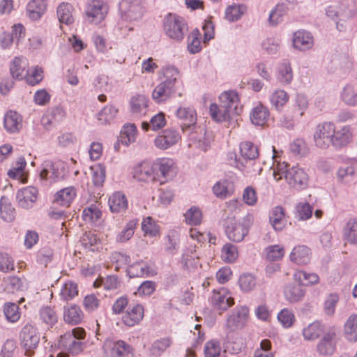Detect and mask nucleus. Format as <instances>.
<instances>
[{
    "mask_svg": "<svg viewBox=\"0 0 357 357\" xmlns=\"http://www.w3.org/2000/svg\"><path fill=\"white\" fill-rule=\"evenodd\" d=\"M156 181L164 183L172 180L176 174L175 163L172 159L158 158L153 162Z\"/></svg>",
    "mask_w": 357,
    "mask_h": 357,
    "instance_id": "6",
    "label": "nucleus"
},
{
    "mask_svg": "<svg viewBox=\"0 0 357 357\" xmlns=\"http://www.w3.org/2000/svg\"><path fill=\"white\" fill-rule=\"evenodd\" d=\"M76 197L74 187H67L59 190L54 197V202L61 206L68 207Z\"/></svg>",
    "mask_w": 357,
    "mask_h": 357,
    "instance_id": "26",
    "label": "nucleus"
},
{
    "mask_svg": "<svg viewBox=\"0 0 357 357\" xmlns=\"http://www.w3.org/2000/svg\"><path fill=\"white\" fill-rule=\"evenodd\" d=\"M284 294L289 302L294 303L302 300L305 290L300 284H288L284 288Z\"/></svg>",
    "mask_w": 357,
    "mask_h": 357,
    "instance_id": "29",
    "label": "nucleus"
},
{
    "mask_svg": "<svg viewBox=\"0 0 357 357\" xmlns=\"http://www.w3.org/2000/svg\"><path fill=\"white\" fill-rule=\"evenodd\" d=\"M273 175L277 182L284 177L291 187L298 190L305 188L308 185V174L298 166L290 167L287 163H278L273 169Z\"/></svg>",
    "mask_w": 357,
    "mask_h": 357,
    "instance_id": "3",
    "label": "nucleus"
},
{
    "mask_svg": "<svg viewBox=\"0 0 357 357\" xmlns=\"http://www.w3.org/2000/svg\"><path fill=\"white\" fill-rule=\"evenodd\" d=\"M288 10L287 6L285 3H278L274 9L269 14L268 23L271 26H277L280 24Z\"/></svg>",
    "mask_w": 357,
    "mask_h": 357,
    "instance_id": "38",
    "label": "nucleus"
},
{
    "mask_svg": "<svg viewBox=\"0 0 357 357\" xmlns=\"http://www.w3.org/2000/svg\"><path fill=\"white\" fill-rule=\"evenodd\" d=\"M102 216V211L96 204H91L84 209L82 213L83 220L86 222H96Z\"/></svg>",
    "mask_w": 357,
    "mask_h": 357,
    "instance_id": "48",
    "label": "nucleus"
},
{
    "mask_svg": "<svg viewBox=\"0 0 357 357\" xmlns=\"http://www.w3.org/2000/svg\"><path fill=\"white\" fill-rule=\"evenodd\" d=\"M176 116L181 122L183 132H188L197 124V115L195 109L192 107H180L176 112Z\"/></svg>",
    "mask_w": 357,
    "mask_h": 357,
    "instance_id": "13",
    "label": "nucleus"
},
{
    "mask_svg": "<svg viewBox=\"0 0 357 357\" xmlns=\"http://www.w3.org/2000/svg\"><path fill=\"white\" fill-rule=\"evenodd\" d=\"M335 135V125L331 122H324L317 126L314 133V141L316 146L326 149L332 142Z\"/></svg>",
    "mask_w": 357,
    "mask_h": 357,
    "instance_id": "8",
    "label": "nucleus"
},
{
    "mask_svg": "<svg viewBox=\"0 0 357 357\" xmlns=\"http://www.w3.org/2000/svg\"><path fill=\"white\" fill-rule=\"evenodd\" d=\"M310 250L306 245H298L295 247L290 254L291 261L299 264H307L310 261Z\"/></svg>",
    "mask_w": 357,
    "mask_h": 357,
    "instance_id": "27",
    "label": "nucleus"
},
{
    "mask_svg": "<svg viewBox=\"0 0 357 357\" xmlns=\"http://www.w3.org/2000/svg\"><path fill=\"white\" fill-rule=\"evenodd\" d=\"M269 100L272 107H275L277 110H281L283 106L289 100V95L282 89L275 90L271 93Z\"/></svg>",
    "mask_w": 357,
    "mask_h": 357,
    "instance_id": "41",
    "label": "nucleus"
},
{
    "mask_svg": "<svg viewBox=\"0 0 357 357\" xmlns=\"http://www.w3.org/2000/svg\"><path fill=\"white\" fill-rule=\"evenodd\" d=\"M47 5L44 0H31L26 6L29 17L33 20H39L45 13Z\"/></svg>",
    "mask_w": 357,
    "mask_h": 357,
    "instance_id": "28",
    "label": "nucleus"
},
{
    "mask_svg": "<svg viewBox=\"0 0 357 357\" xmlns=\"http://www.w3.org/2000/svg\"><path fill=\"white\" fill-rule=\"evenodd\" d=\"M143 317V306L140 304H136L128 307L126 314L122 317V321L125 325L130 327L139 324Z\"/></svg>",
    "mask_w": 357,
    "mask_h": 357,
    "instance_id": "17",
    "label": "nucleus"
},
{
    "mask_svg": "<svg viewBox=\"0 0 357 357\" xmlns=\"http://www.w3.org/2000/svg\"><path fill=\"white\" fill-rule=\"evenodd\" d=\"M209 301L216 310L226 311L234 304V300L227 289L213 290Z\"/></svg>",
    "mask_w": 357,
    "mask_h": 357,
    "instance_id": "10",
    "label": "nucleus"
},
{
    "mask_svg": "<svg viewBox=\"0 0 357 357\" xmlns=\"http://www.w3.org/2000/svg\"><path fill=\"white\" fill-rule=\"evenodd\" d=\"M172 344V340L169 337H165L158 340L153 342L151 346V351L153 355L158 356L162 353L167 348Z\"/></svg>",
    "mask_w": 357,
    "mask_h": 357,
    "instance_id": "63",
    "label": "nucleus"
},
{
    "mask_svg": "<svg viewBox=\"0 0 357 357\" xmlns=\"http://www.w3.org/2000/svg\"><path fill=\"white\" fill-rule=\"evenodd\" d=\"M22 119L17 112L9 111L4 116V128L10 133L17 132L22 126Z\"/></svg>",
    "mask_w": 357,
    "mask_h": 357,
    "instance_id": "25",
    "label": "nucleus"
},
{
    "mask_svg": "<svg viewBox=\"0 0 357 357\" xmlns=\"http://www.w3.org/2000/svg\"><path fill=\"white\" fill-rule=\"evenodd\" d=\"M133 177L139 181H155L156 176L153 170V164L149 165L147 163L140 164L133 169Z\"/></svg>",
    "mask_w": 357,
    "mask_h": 357,
    "instance_id": "22",
    "label": "nucleus"
},
{
    "mask_svg": "<svg viewBox=\"0 0 357 357\" xmlns=\"http://www.w3.org/2000/svg\"><path fill=\"white\" fill-rule=\"evenodd\" d=\"M220 105L211 104L210 113L212 119L218 122L227 121L234 116L240 114L239 98L236 91H229L220 94Z\"/></svg>",
    "mask_w": 357,
    "mask_h": 357,
    "instance_id": "1",
    "label": "nucleus"
},
{
    "mask_svg": "<svg viewBox=\"0 0 357 357\" xmlns=\"http://www.w3.org/2000/svg\"><path fill=\"white\" fill-rule=\"evenodd\" d=\"M137 128L135 124L125 125L121 131V140L123 144H128L135 142Z\"/></svg>",
    "mask_w": 357,
    "mask_h": 357,
    "instance_id": "53",
    "label": "nucleus"
},
{
    "mask_svg": "<svg viewBox=\"0 0 357 357\" xmlns=\"http://www.w3.org/2000/svg\"><path fill=\"white\" fill-rule=\"evenodd\" d=\"M92 181L96 186H102L105 180V169L102 165L91 167Z\"/></svg>",
    "mask_w": 357,
    "mask_h": 357,
    "instance_id": "59",
    "label": "nucleus"
},
{
    "mask_svg": "<svg viewBox=\"0 0 357 357\" xmlns=\"http://www.w3.org/2000/svg\"><path fill=\"white\" fill-rule=\"evenodd\" d=\"M166 124V119L165 117V114L162 112H160L151 117L149 122L144 121L142 123V129L144 130H148L149 128H151L153 130H158L161 129Z\"/></svg>",
    "mask_w": 357,
    "mask_h": 357,
    "instance_id": "43",
    "label": "nucleus"
},
{
    "mask_svg": "<svg viewBox=\"0 0 357 357\" xmlns=\"http://www.w3.org/2000/svg\"><path fill=\"white\" fill-rule=\"evenodd\" d=\"M20 338L27 356H31L40 342V335L36 328L30 324L25 325L20 333Z\"/></svg>",
    "mask_w": 357,
    "mask_h": 357,
    "instance_id": "7",
    "label": "nucleus"
},
{
    "mask_svg": "<svg viewBox=\"0 0 357 357\" xmlns=\"http://www.w3.org/2000/svg\"><path fill=\"white\" fill-rule=\"evenodd\" d=\"M276 78L282 85L289 84L293 79V70L290 61L288 59L281 61L276 71Z\"/></svg>",
    "mask_w": 357,
    "mask_h": 357,
    "instance_id": "21",
    "label": "nucleus"
},
{
    "mask_svg": "<svg viewBox=\"0 0 357 357\" xmlns=\"http://www.w3.org/2000/svg\"><path fill=\"white\" fill-rule=\"evenodd\" d=\"M66 112L61 106L51 108L47 113L43 116L42 123L46 129H50L54 123H59L65 119Z\"/></svg>",
    "mask_w": 357,
    "mask_h": 357,
    "instance_id": "20",
    "label": "nucleus"
},
{
    "mask_svg": "<svg viewBox=\"0 0 357 357\" xmlns=\"http://www.w3.org/2000/svg\"><path fill=\"white\" fill-rule=\"evenodd\" d=\"M40 176L43 180H50L52 182L63 180V167L59 164H54L51 160H46L42 164Z\"/></svg>",
    "mask_w": 357,
    "mask_h": 357,
    "instance_id": "12",
    "label": "nucleus"
},
{
    "mask_svg": "<svg viewBox=\"0 0 357 357\" xmlns=\"http://www.w3.org/2000/svg\"><path fill=\"white\" fill-rule=\"evenodd\" d=\"M343 239L349 244H357V218L347 222L343 228Z\"/></svg>",
    "mask_w": 357,
    "mask_h": 357,
    "instance_id": "31",
    "label": "nucleus"
},
{
    "mask_svg": "<svg viewBox=\"0 0 357 357\" xmlns=\"http://www.w3.org/2000/svg\"><path fill=\"white\" fill-rule=\"evenodd\" d=\"M83 318V313L79 306L73 305L70 307H64L63 319L66 322L72 325L79 324Z\"/></svg>",
    "mask_w": 357,
    "mask_h": 357,
    "instance_id": "36",
    "label": "nucleus"
},
{
    "mask_svg": "<svg viewBox=\"0 0 357 357\" xmlns=\"http://www.w3.org/2000/svg\"><path fill=\"white\" fill-rule=\"evenodd\" d=\"M313 37L310 32L298 30L294 33L293 45L294 48L305 51L310 49L313 46Z\"/></svg>",
    "mask_w": 357,
    "mask_h": 357,
    "instance_id": "19",
    "label": "nucleus"
},
{
    "mask_svg": "<svg viewBox=\"0 0 357 357\" xmlns=\"http://www.w3.org/2000/svg\"><path fill=\"white\" fill-rule=\"evenodd\" d=\"M164 30L171 39L180 42L184 38L188 28L183 17L169 14L165 18Z\"/></svg>",
    "mask_w": 357,
    "mask_h": 357,
    "instance_id": "5",
    "label": "nucleus"
},
{
    "mask_svg": "<svg viewBox=\"0 0 357 357\" xmlns=\"http://www.w3.org/2000/svg\"><path fill=\"white\" fill-rule=\"evenodd\" d=\"M341 100L350 107L357 106V85L349 84L342 89Z\"/></svg>",
    "mask_w": 357,
    "mask_h": 357,
    "instance_id": "33",
    "label": "nucleus"
},
{
    "mask_svg": "<svg viewBox=\"0 0 357 357\" xmlns=\"http://www.w3.org/2000/svg\"><path fill=\"white\" fill-rule=\"evenodd\" d=\"M221 351L220 344L217 340L207 342L204 347L205 357H218Z\"/></svg>",
    "mask_w": 357,
    "mask_h": 357,
    "instance_id": "64",
    "label": "nucleus"
},
{
    "mask_svg": "<svg viewBox=\"0 0 357 357\" xmlns=\"http://www.w3.org/2000/svg\"><path fill=\"white\" fill-rule=\"evenodd\" d=\"M136 225V220L129 221L126 224L125 228L117 235L116 241L118 242L123 243L130 239L134 234Z\"/></svg>",
    "mask_w": 357,
    "mask_h": 357,
    "instance_id": "54",
    "label": "nucleus"
},
{
    "mask_svg": "<svg viewBox=\"0 0 357 357\" xmlns=\"http://www.w3.org/2000/svg\"><path fill=\"white\" fill-rule=\"evenodd\" d=\"M111 354L112 357H133L132 347L123 340L113 343Z\"/></svg>",
    "mask_w": 357,
    "mask_h": 357,
    "instance_id": "34",
    "label": "nucleus"
},
{
    "mask_svg": "<svg viewBox=\"0 0 357 357\" xmlns=\"http://www.w3.org/2000/svg\"><path fill=\"white\" fill-rule=\"evenodd\" d=\"M0 215L6 222H11L15 218V209L8 203V199L2 197L0 200Z\"/></svg>",
    "mask_w": 357,
    "mask_h": 357,
    "instance_id": "49",
    "label": "nucleus"
},
{
    "mask_svg": "<svg viewBox=\"0 0 357 357\" xmlns=\"http://www.w3.org/2000/svg\"><path fill=\"white\" fill-rule=\"evenodd\" d=\"M72 6L69 3H62L57 8V16L59 22L66 24H70L74 19L72 15Z\"/></svg>",
    "mask_w": 357,
    "mask_h": 357,
    "instance_id": "45",
    "label": "nucleus"
},
{
    "mask_svg": "<svg viewBox=\"0 0 357 357\" xmlns=\"http://www.w3.org/2000/svg\"><path fill=\"white\" fill-rule=\"evenodd\" d=\"M107 6L100 0H92L87 4L86 14L94 24L100 23L107 14Z\"/></svg>",
    "mask_w": 357,
    "mask_h": 357,
    "instance_id": "15",
    "label": "nucleus"
},
{
    "mask_svg": "<svg viewBox=\"0 0 357 357\" xmlns=\"http://www.w3.org/2000/svg\"><path fill=\"white\" fill-rule=\"evenodd\" d=\"M344 333L348 340H357V314H352L349 317L344 324Z\"/></svg>",
    "mask_w": 357,
    "mask_h": 357,
    "instance_id": "44",
    "label": "nucleus"
},
{
    "mask_svg": "<svg viewBox=\"0 0 357 357\" xmlns=\"http://www.w3.org/2000/svg\"><path fill=\"white\" fill-rule=\"evenodd\" d=\"M165 80L158 84L152 93L153 99L157 102H164L176 93L178 70L174 66L167 67L164 72Z\"/></svg>",
    "mask_w": 357,
    "mask_h": 357,
    "instance_id": "4",
    "label": "nucleus"
},
{
    "mask_svg": "<svg viewBox=\"0 0 357 357\" xmlns=\"http://www.w3.org/2000/svg\"><path fill=\"white\" fill-rule=\"evenodd\" d=\"M127 273L130 278L142 277L149 273V266L140 261L132 264L127 269Z\"/></svg>",
    "mask_w": 357,
    "mask_h": 357,
    "instance_id": "52",
    "label": "nucleus"
},
{
    "mask_svg": "<svg viewBox=\"0 0 357 357\" xmlns=\"http://www.w3.org/2000/svg\"><path fill=\"white\" fill-rule=\"evenodd\" d=\"M165 240V251L171 255L174 254L178 245V234L174 231H169V234L166 236Z\"/></svg>",
    "mask_w": 357,
    "mask_h": 357,
    "instance_id": "57",
    "label": "nucleus"
},
{
    "mask_svg": "<svg viewBox=\"0 0 357 357\" xmlns=\"http://www.w3.org/2000/svg\"><path fill=\"white\" fill-rule=\"evenodd\" d=\"M38 195V189L33 186H28L19 190L16 194L19 206L26 209L31 208L37 200Z\"/></svg>",
    "mask_w": 357,
    "mask_h": 357,
    "instance_id": "16",
    "label": "nucleus"
},
{
    "mask_svg": "<svg viewBox=\"0 0 357 357\" xmlns=\"http://www.w3.org/2000/svg\"><path fill=\"white\" fill-rule=\"evenodd\" d=\"M295 280L301 285L314 284L319 282V278L316 273H307L304 271H297L294 274Z\"/></svg>",
    "mask_w": 357,
    "mask_h": 357,
    "instance_id": "46",
    "label": "nucleus"
},
{
    "mask_svg": "<svg viewBox=\"0 0 357 357\" xmlns=\"http://www.w3.org/2000/svg\"><path fill=\"white\" fill-rule=\"evenodd\" d=\"M202 49L201 33L198 29H195L188 36L187 50L190 54H195L199 52Z\"/></svg>",
    "mask_w": 357,
    "mask_h": 357,
    "instance_id": "37",
    "label": "nucleus"
},
{
    "mask_svg": "<svg viewBox=\"0 0 357 357\" xmlns=\"http://www.w3.org/2000/svg\"><path fill=\"white\" fill-rule=\"evenodd\" d=\"M240 153L241 155L245 160H255L259 155V151L252 142L245 141L240 144Z\"/></svg>",
    "mask_w": 357,
    "mask_h": 357,
    "instance_id": "42",
    "label": "nucleus"
},
{
    "mask_svg": "<svg viewBox=\"0 0 357 357\" xmlns=\"http://www.w3.org/2000/svg\"><path fill=\"white\" fill-rule=\"evenodd\" d=\"M269 116L268 109L261 103H259L251 110L250 119L252 124L263 126L268 122Z\"/></svg>",
    "mask_w": 357,
    "mask_h": 357,
    "instance_id": "23",
    "label": "nucleus"
},
{
    "mask_svg": "<svg viewBox=\"0 0 357 357\" xmlns=\"http://www.w3.org/2000/svg\"><path fill=\"white\" fill-rule=\"evenodd\" d=\"M181 138V137L176 130L169 128L163 130L155 139L154 143L157 148L165 150L176 144Z\"/></svg>",
    "mask_w": 357,
    "mask_h": 357,
    "instance_id": "14",
    "label": "nucleus"
},
{
    "mask_svg": "<svg viewBox=\"0 0 357 357\" xmlns=\"http://www.w3.org/2000/svg\"><path fill=\"white\" fill-rule=\"evenodd\" d=\"M331 139L332 142L331 144L336 149H339L347 145L350 140L349 130L346 128H343L340 130H335V135H333Z\"/></svg>",
    "mask_w": 357,
    "mask_h": 357,
    "instance_id": "47",
    "label": "nucleus"
},
{
    "mask_svg": "<svg viewBox=\"0 0 357 357\" xmlns=\"http://www.w3.org/2000/svg\"><path fill=\"white\" fill-rule=\"evenodd\" d=\"M324 329V325L321 322L314 321L303 330V335L305 340H314L323 333Z\"/></svg>",
    "mask_w": 357,
    "mask_h": 357,
    "instance_id": "39",
    "label": "nucleus"
},
{
    "mask_svg": "<svg viewBox=\"0 0 357 357\" xmlns=\"http://www.w3.org/2000/svg\"><path fill=\"white\" fill-rule=\"evenodd\" d=\"M78 294V289L76 283L68 282L65 283L60 292L61 298L64 301L73 299Z\"/></svg>",
    "mask_w": 357,
    "mask_h": 357,
    "instance_id": "55",
    "label": "nucleus"
},
{
    "mask_svg": "<svg viewBox=\"0 0 357 357\" xmlns=\"http://www.w3.org/2000/svg\"><path fill=\"white\" fill-rule=\"evenodd\" d=\"M143 15L142 8L137 1L132 2L123 11L122 18L126 21H138Z\"/></svg>",
    "mask_w": 357,
    "mask_h": 357,
    "instance_id": "32",
    "label": "nucleus"
},
{
    "mask_svg": "<svg viewBox=\"0 0 357 357\" xmlns=\"http://www.w3.org/2000/svg\"><path fill=\"white\" fill-rule=\"evenodd\" d=\"M186 134L191 144H194L197 148L206 151L209 146L210 140L206 137V130L204 125L196 124L193 128H190L188 132H183Z\"/></svg>",
    "mask_w": 357,
    "mask_h": 357,
    "instance_id": "11",
    "label": "nucleus"
},
{
    "mask_svg": "<svg viewBox=\"0 0 357 357\" xmlns=\"http://www.w3.org/2000/svg\"><path fill=\"white\" fill-rule=\"evenodd\" d=\"M249 310L246 306L236 307L226 321L225 326L229 332L243 328L248 318Z\"/></svg>",
    "mask_w": 357,
    "mask_h": 357,
    "instance_id": "9",
    "label": "nucleus"
},
{
    "mask_svg": "<svg viewBox=\"0 0 357 357\" xmlns=\"http://www.w3.org/2000/svg\"><path fill=\"white\" fill-rule=\"evenodd\" d=\"M4 314L6 319L10 322H16L20 317L19 307L13 303H8L4 305Z\"/></svg>",
    "mask_w": 357,
    "mask_h": 357,
    "instance_id": "58",
    "label": "nucleus"
},
{
    "mask_svg": "<svg viewBox=\"0 0 357 357\" xmlns=\"http://www.w3.org/2000/svg\"><path fill=\"white\" fill-rule=\"evenodd\" d=\"M265 254L266 259L274 261L280 260L284 256V249L279 245H273L268 246L265 249Z\"/></svg>",
    "mask_w": 357,
    "mask_h": 357,
    "instance_id": "56",
    "label": "nucleus"
},
{
    "mask_svg": "<svg viewBox=\"0 0 357 357\" xmlns=\"http://www.w3.org/2000/svg\"><path fill=\"white\" fill-rule=\"evenodd\" d=\"M254 222V216L248 213L237 221L234 216H222L220 220V225L224 229L227 238L235 243L242 242L248 234Z\"/></svg>",
    "mask_w": 357,
    "mask_h": 357,
    "instance_id": "2",
    "label": "nucleus"
},
{
    "mask_svg": "<svg viewBox=\"0 0 357 357\" xmlns=\"http://www.w3.org/2000/svg\"><path fill=\"white\" fill-rule=\"evenodd\" d=\"M185 221L189 225H198L202 222V214L201 210L196 206L190 208L184 213Z\"/></svg>",
    "mask_w": 357,
    "mask_h": 357,
    "instance_id": "50",
    "label": "nucleus"
},
{
    "mask_svg": "<svg viewBox=\"0 0 357 357\" xmlns=\"http://www.w3.org/2000/svg\"><path fill=\"white\" fill-rule=\"evenodd\" d=\"M59 344L74 354L82 350V343L77 340L73 334L66 333L62 335Z\"/></svg>",
    "mask_w": 357,
    "mask_h": 357,
    "instance_id": "30",
    "label": "nucleus"
},
{
    "mask_svg": "<svg viewBox=\"0 0 357 357\" xmlns=\"http://www.w3.org/2000/svg\"><path fill=\"white\" fill-rule=\"evenodd\" d=\"M336 333L331 329L326 333L317 344V351L321 355H331L335 349Z\"/></svg>",
    "mask_w": 357,
    "mask_h": 357,
    "instance_id": "18",
    "label": "nucleus"
},
{
    "mask_svg": "<svg viewBox=\"0 0 357 357\" xmlns=\"http://www.w3.org/2000/svg\"><path fill=\"white\" fill-rule=\"evenodd\" d=\"M229 182L225 179L218 181L213 187V191L215 195L221 199H224L229 195Z\"/></svg>",
    "mask_w": 357,
    "mask_h": 357,
    "instance_id": "61",
    "label": "nucleus"
},
{
    "mask_svg": "<svg viewBox=\"0 0 357 357\" xmlns=\"http://www.w3.org/2000/svg\"><path fill=\"white\" fill-rule=\"evenodd\" d=\"M243 8L240 5L229 6L225 10V18L230 22L238 20L243 14Z\"/></svg>",
    "mask_w": 357,
    "mask_h": 357,
    "instance_id": "60",
    "label": "nucleus"
},
{
    "mask_svg": "<svg viewBox=\"0 0 357 357\" xmlns=\"http://www.w3.org/2000/svg\"><path fill=\"white\" fill-rule=\"evenodd\" d=\"M269 222L275 230L281 231L283 229L285 220L284 210L282 206H278L273 208L270 213Z\"/></svg>",
    "mask_w": 357,
    "mask_h": 357,
    "instance_id": "35",
    "label": "nucleus"
},
{
    "mask_svg": "<svg viewBox=\"0 0 357 357\" xmlns=\"http://www.w3.org/2000/svg\"><path fill=\"white\" fill-rule=\"evenodd\" d=\"M108 204L112 213H123L128 208V200L123 193L116 192L109 197Z\"/></svg>",
    "mask_w": 357,
    "mask_h": 357,
    "instance_id": "24",
    "label": "nucleus"
},
{
    "mask_svg": "<svg viewBox=\"0 0 357 357\" xmlns=\"http://www.w3.org/2000/svg\"><path fill=\"white\" fill-rule=\"evenodd\" d=\"M130 109L133 114H145L148 98L143 95L133 96L130 100Z\"/></svg>",
    "mask_w": 357,
    "mask_h": 357,
    "instance_id": "40",
    "label": "nucleus"
},
{
    "mask_svg": "<svg viewBox=\"0 0 357 357\" xmlns=\"http://www.w3.org/2000/svg\"><path fill=\"white\" fill-rule=\"evenodd\" d=\"M237 247L231 243H227L222 248V258L228 263L234 262L238 258Z\"/></svg>",
    "mask_w": 357,
    "mask_h": 357,
    "instance_id": "51",
    "label": "nucleus"
},
{
    "mask_svg": "<svg viewBox=\"0 0 357 357\" xmlns=\"http://www.w3.org/2000/svg\"><path fill=\"white\" fill-rule=\"evenodd\" d=\"M238 283L243 291H250L255 287L256 281L252 275L245 273L240 276Z\"/></svg>",
    "mask_w": 357,
    "mask_h": 357,
    "instance_id": "62",
    "label": "nucleus"
}]
</instances>
